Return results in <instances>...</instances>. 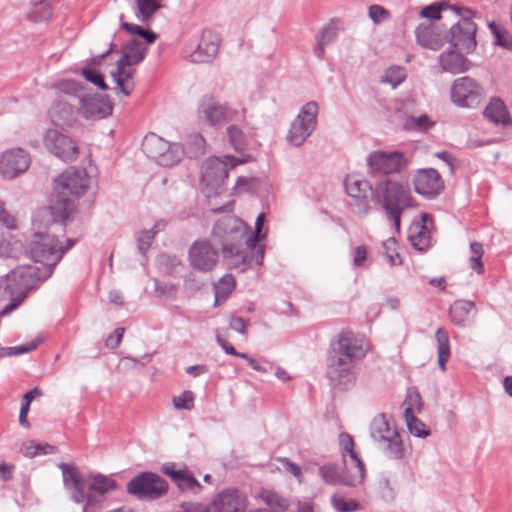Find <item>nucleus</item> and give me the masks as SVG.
I'll list each match as a JSON object with an SVG mask.
<instances>
[{
	"instance_id": "obj_1",
	"label": "nucleus",
	"mask_w": 512,
	"mask_h": 512,
	"mask_svg": "<svg viewBox=\"0 0 512 512\" xmlns=\"http://www.w3.org/2000/svg\"><path fill=\"white\" fill-rule=\"evenodd\" d=\"M367 350L368 343L364 335L352 332H342L338 335L327 357L326 374L333 387L347 389L355 383V362L362 359Z\"/></svg>"
},
{
	"instance_id": "obj_2",
	"label": "nucleus",
	"mask_w": 512,
	"mask_h": 512,
	"mask_svg": "<svg viewBox=\"0 0 512 512\" xmlns=\"http://www.w3.org/2000/svg\"><path fill=\"white\" fill-rule=\"evenodd\" d=\"M121 27L130 34H136L142 38H131L121 49V57L116 62L115 68L111 70L110 76L115 84L114 90L117 96L128 97L132 94L136 81L135 65L141 63L147 52L149 45L157 39V34L146 30L138 25L123 21V15L120 16Z\"/></svg>"
},
{
	"instance_id": "obj_3",
	"label": "nucleus",
	"mask_w": 512,
	"mask_h": 512,
	"mask_svg": "<svg viewBox=\"0 0 512 512\" xmlns=\"http://www.w3.org/2000/svg\"><path fill=\"white\" fill-rule=\"evenodd\" d=\"M64 487L69 491L73 502L82 504V512H95L103 507L106 494L116 489L113 479L95 475L84 478L78 469L69 464L60 463Z\"/></svg>"
},
{
	"instance_id": "obj_4",
	"label": "nucleus",
	"mask_w": 512,
	"mask_h": 512,
	"mask_svg": "<svg viewBox=\"0 0 512 512\" xmlns=\"http://www.w3.org/2000/svg\"><path fill=\"white\" fill-rule=\"evenodd\" d=\"M90 176L85 169L69 167L63 171L54 181L55 190L60 195V199L47 208L39 211L34 219V225L43 218H58L66 220L73 210L72 203L66 198L68 195L80 197L87 192L90 187Z\"/></svg>"
},
{
	"instance_id": "obj_5",
	"label": "nucleus",
	"mask_w": 512,
	"mask_h": 512,
	"mask_svg": "<svg viewBox=\"0 0 512 512\" xmlns=\"http://www.w3.org/2000/svg\"><path fill=\"white\" fill-rule=\"evenodd\" d=\"M376 202L386 212L387 217L394 224L397 232L400 231L401 214L408 208L414 207V199L410 188L395 179H382L375 187Z\"/></svg>"
},
{
	"instance_id": "obj_6",
	"label": "nucleus",
	"mask_w": 512,
	"mask_h": 512,
	"mask_svg": "<svg viewBox=\"0 0 512 512\" xmlns=\"http://www.w3.org/2000/svg\"><path fill=\"white\" fill-rule=\"evenodd\" d=\"M39 279L38 269L31 265L19 266L1 279V297L9 298L10 302L0 311V317L8 316L17 309Z\"/></svg>"
},
{
	"instance_id": "obj_7",
	"label": "nucleus",
	"mask_w": 512,
	"mask_h": 512,
	"mask_svg": "<svg viewBox=\"0 0 512 512\" xmlns=\"http://www.w3.org/2000/svg\"><path fill=\"white\" fill-rule=\"evenodd\" d=\"M370 436L389 458H403V442L392 416L385 413L376 415L370 424Z\"/></svg>"
},
{
	"instance_id": "obj_8",
	"label": "nucleus",
	"mask_w": 512,
	"mask_h": 512,
	"mask_svg": "<svg viewBox=\"0 0 512 512\" xmlns=\"http://www.w3.org/2000/svg\"><path fill=\"white\" fill-rule=\"evenodd\" d=\"M248 160V158H236L230 155H225L223 158H208L202 165L201 174L202 190L206 197L220 194L229 170Z\"/></svg>"
},
{
	"instance_id": "obj_9",
	"label": "nucleus",
	"mask_w": 512,
	"mask_h": 512,
	"mask_svg": "<svg viewBox=\"0 0 512 512\" xmlns=\"http://www.w3.org/2000/svg\"><path fill=\"white\" fill-rule=\"evenodd\" d=\"M451 11L460 17L459 21L450 28L449 43L460 52L471 53L476 48V24L472 21L474 12L469 8L451 6Z\"/></svg>"
},
{
	"instance_id": "obj_10",
	"label": "nucleus",
	"mask_w": 512,
	"mask_h": 512,
	"mask_svg": "<svg viewBox=\"0 0 512 512\" xmlns=\"http://www.w3.org/2000/svg\"><path fill=\"white\" fill-rule=\"evenodd\" d=\"M73 245L74 240L68 239L67 246L63 247L55 236L38 231L30 243L29 254L33 261L53 267Z\"/></svg>"
},
{
	"instance_id": "obj_11",
	"label": "nucleus",
	"mask_w": 512,
	"mask_h": 512,
	"mask_svg": "<svg viewBox=\"0 0 512 512\" xmlns=\"http://www.w3.org/2000/svg\"><path fill=\"white\" fill-rule=\"evenodd\" d=\"M142 150L161 166H172L180 162L185 154L181 144L169 143L153 133L145 136Z\"/></svg>"
},
{
	"instance_id": "obj_12",
	"label": "nucleus",
	"mask_w": 512,
	"mask_h": 512,
	"mask_svg": "<svg viewBox=\"0 0 512 512\" xmlns=\"http://www.w3.org/2000/svg\"><path fill=\"white\" fill-rule=\"evenodd\" d=\"M319 106L317 102H307L290 125L286 139L292 146H301L313 133L317 125Z\"/></svg>"
},
{
	"instance_id": "obj_13",
	"label": "nucleus",
	"mask_w": 512,
	"mask_h": 512,
	"mask_svg": "<svg viewBox=\"0 0 512 512\" xmlns=\"http://www.w3.org/2000/svg\"><path fill=\"white\" fill-rule=\"evenodd\" d=\"M42 142L49 153L62 161L71 162L79 156L77 142L68 134L55 128H49L44 131Z\"/></svg>"
},
{
	"instance_id": "obj_14",
	"label": "nucleus",
	"mask_w": 512,
	"mask_h": 512,
	"mask_svg": "<svg viewBox=\"0 0 512 512\" xmlns=\"http://www.w3.org/2000/svg\"><path fill=\"white\" fill-rule=\"evenodd\" d=\"M167 489V482L159 475L151 472H143L127 484L128 493L139 499H158L166 494Z\"/></svg>"
},
{
	"instance_id": "obj_15",
	"label": "nucleus",
	"mask_w": 512,
	"mask_h": 512,
	"mask_svg": "<svg viewBox=\"0 0 512 512\" xmlns=\"http://www.w3.org/2000/svg\"><path fill=\"white\" fill-rule=\"evenodd\" d=\"M240 112L222 105L213 97L205 96L197 110L199 123L208 126H216L222 122H231L240 118Z\"/></svg>"
},
{
	"instance_id": "obj_16",
	"label": "nucleus",
	"mask_w": 512,
	"mask_h": 512,
	"mask_svg": "<svg viewBox=\"0 0 512 512\" xmlns=\"http://www.w3.org/2000/svg\"><path fill=\"white\" fill-rule=\"evenodd\" d=\"M483 90L480 85L468 76L453 81L450 90L452 102L460 107L473 108L482 101Z\"/></svg>"
},
{
	"instance_id": "obj_17",
	"label": "nucleus",
	"mask_w": 512,
	"mask_h": 512,
	"mask_svg": "<svg viewBox=\"0 0 512 512\" xmlns=\"http://www.w3.org/2000/svg\"><path fill=\"white\" fill-rule=\"evenodd\" d=\"M367 164L371 175H387L402 172L408 161L404 154L397 151H374L368 155Z\"/></svg>"
},
{
	"instance_id": "obj_18",
	"label": "nucleus",
	"mask_w": 512,
	"mask_h": 512,
	"mask_svg": "<svg viewBox=\"0 0 512 512\" xmlns=\"http://www.w3.org/2000/svg\"><path fill=\"white\" fill-rule=\"evenodd\" d=\"M248 230V226L242 220L225 216L214 225L213 236L222 247H224V243L240 245L246 240Z\"/></svg>"
},
{
	"instance_id": "obj_19",
	"label": "nucleus",
	"mask_w": 512,
	"mask_h": 512,
	"mask_svg": "<svg viewBox=\"0 0 512 512\" xmlns=\"http://www.w3.org/2000/svg\"><path fill=\"white\" fill-rule=\"evenodd\" d=\"M191 267L200 272L212 271L219 260V253L207 240L195 241L188 253Z\"/></svg>"
},
{
	"instance_id": "obj_20",
	"label": "nucleus",
	"mask_w": 512,
	"mask_h": 512,
	"mask_svg": "<svg viewBox=\"0 0 512 512\" xmlns=\"http://www.w3.org/2000/svg\"><path fill=\"white\" fill-rule=\"evenodd\" d=\"M30 155L22 148H11L0 155V175L14 179L23 174L30 165Z\"/></svg>"
},
{
	"instance_id": "obj_21",
	"label": "nucleus",
	"mask_w": 512,
	"mask_h": 512,
	"mask_svg": "<svg viewBox=\"0 0 512 512\" xmlns=\"http://www.w3.org/2000/svg\"><path fill=\"white\" fill-rule=\"evenodd\" d=\"M112 110L113 106L106 96L87 94L80 97L78 113L86 120L105 118Z\"/></svg>"
},
{
	"instance_id": "obj_22",
	"label": "nucleus",
	"mask_w": 512,
	"mask_h": 512,
	"mask_svg": "<svg viewBox=\"0 0 512 512\" xmlns=\"http://www.w3.org/2000/svg\"><path fill=\"white\" fill-rule=\"evenodd\" d=\"M414 190L426 198L437 196L443 189V181L437 170L433 168L419 169L413 177Z\"/></svg>"
},
{
	"instance_id": "obj_23",
	"label": "nucleus",
	"mask_w": 512,
	"mask_h": 512,
	"mask_svg": "<svg viewBox=\"0 0 512 512\" xmlns=\"http://www.w3.org/2000/svg\"><path fill=\"white\" fill-rule=\"evenodd\" d=\"M219 45V36L211 30H204L197 47L189 55L190 61L193 63L212 61L218 54Z\"/></svg>"
},
{
	"instance_id": "obj_24",
	"label": "nucleus",
	"mask_w": 512,
	"mask_h": 512,
	"mask_svg": "<svg viewBox=\"0 0 512 512\" xmlns=\"http://www.w3.org/2000/svg\"><path fill=\"white\" fill-rule=\"evenodd\" d=\"M344 183L347 194L357 202L353 205L354 212L358 215H366L370 209L366 198V192L370 188L368 182L355 175H348Z\"/></svg>"
},
{
	"instance_id": "obj_25",
	"label": "nucleus",
	"mask_w": 512,
	"mask_h": 512,
	"mask_svg": "<svg viewBox=\"0 0 512 512\" xmlns=\"http://www.w3.org/2000/svg\"><path fill=\"white\" fill-rule=\"evenodd\" d=\"M431 217L427 213H422L419 221H414L408 230V240L411 245L419 251H425L430 245Z\"/></svg>"
},
{
	"instance_id": "obj_26",
	"label": "nucleus",
	"mask_w": 512,
	"mask_h": 512,
	"mask_svg": "<svg viewBox=\"0 0 512 512\" xmlns=\"http://www.w3.org/2000/svg\"><path fill=\"white\" fill-rule=\"evenodd\" d=\"M246 506V497L235 489L220 492L212 502L213 512H240Z\"/></svg>"
},
{
	"instance_id": "obj_27",
	"label": "nucleus",
	"mask_w": 512,
	"mask_h": 512,
	"mask_svg": "<svg viewBox=\"0 0 512 512\" xmlns=\"http://www.w3.org/2000/svg\"><path fill=\"white\" fill-rule=\"evenodd\" d=\"M439 64L444 72L451 74H460L468 71L469 61L460 53L451 49L443 52L439 56Z\"/></svg>"
},
{
	"instance_id": "obj_28",
	"label": "nucleus",
	"mask_w": 512,
	"mask_h": 512,
	"mask_svg": "<svg viewBox=\"0 0 512 512\" xmlns=\"http://www.w3.org/2000/svg\"><path fill=\"white\" fill-rule=\"evenodd\" d=\"M345 471L342 472L344 476V485L356 486L362 483L364 479V466L357 454H350L343 459Z\"/></svg>"
},
{
	"instance_id": "obj_29",
	"label": "nucleus",
	"mask_w": 512,
	"mask_h": 512,
	"mask_svg": "<svg viewBox=\"0 0 512 512\" xmlns=\"http://www.w3.org/2000/svg\"><path fill=\"white\" fill-rule=\"evenodd\" d=\"M50 118L54 125L65 128L72 127L76 122V115L72 105L57 101L50 110Z\"/></svg>"
},
{
	"instance_id": "obj_30",
	"label": "nucleus",
	"mask_w": 512,
	"mask_h": 512,
	"mask_svg": "<svg viewBox=\"0 0 512 512\" xmlns=\"http://www.w3.org/2000/svg\"><path fill=\"white\" fill-rule=\"evenodd\" d=\"M417 42L428 49L438 50L442 47L444 39L435 32L431 25H419L415 31Z\"/></svg>"
},
{
	"instance_id": "obj_31",
	"label": "nucleus",
	"mask_w": 512,
	"mask_h": 512,
	"mask_svg": "<svg viewBox=\"0 0 512 512\" xmlns=\"http://www.w3.org/2000/svg\"><path fill=\"white\" fill-rule=\"evenodd\" d=\"M163 472L172 478L181 491L198 492L201 489L200 483L185 471L165 467Z\"/></svg>"
},
{
	"instance_id": "obj_32",
	"label": "nucleus",
	"mask_w": 512,
	"mask_h": 512,
	"mask_svg": "<svg viewBox=\"0 0 512 512\" xmlns=\"http://www.w3.org/2000/svg\"><path fill=\"white\" fill-rule=\"evenodd\" d=\"M239 246L240 245L224 243L222 253L224 258L227 260L229 268H241L242 271H245L246 266L249 263L248 254L240 250Z\"/></svg>"
},
{
	"instance_id": "obj_33",
	"label": "nucleus",
	"mask_w": 512,
	"mask_h": 512,
	"mask_svg": "<svg viewBox=\"0 0 512 512\" xmlns=\"http://www.w3.org/2000/svg\"><path fill=\"white\" fill-rule=\"evenodd\" d=\"M484 116L495 124H507L510 120L506 106L500 99H492L484 110Z\"/></svg>"
},
{
	"instance_id": "obj_34",
	"label": "nucleus",
	"mask_w": 512,
	"mask_h": 512,
	"mask_svg": "<svg viewBox=\"0 0 512 512\" xmlns=\"http://www.w3.org/2000/svg\"><path fill=\"white\" fill-rule=\"evenodd\" d=\"M435 339L437 342L438 365L442 371L446 369V362L450 357L449 337L444 328L436 330Z\"/></svg>"
},
{
	"instance_id": "obj_35",
	"label": "nucleus",
	"mask_w": 512,
	"mask_h": 512,
	"mask_svg": "<svg viewBox=\"0 0 512 512\" xmlns=\"http://www.w3.org/2000/svg\"><path fill=\"white\" fill-rule=\"evenodd\" d=\"M52 15L49 0H31L27 18L33 22L47 21Z\"/></svg>"
},
{
	"instance_id": "obj_36",
	"label": "nucleus",
	"mask_w": 512,
	"mask_h": 512,
	"mask_svg": "<svg viewBox=\"0 0 512 512\" xmlns=\"http://www.w3.org/2000/svg\"><path fill=\"white\" fill-rule=\"evenodd\" d=\"M136 15L139 21L145 23L152 19L154 14L162 8L158 0H135Z\"/></svg>"
},
{
	"instance_id": "obj_37",
	"label": "nucleus",
	"mask_w": 512,
	"mask_h": 512,
	"mask_svg": "<svg viewBox=\"0 0 512 512\" xmlns=\"http://www.w3.org/2000/svg\"><path fill=\"white\" fill-rule=\"evenodd\" d=\"M405 421L410 434L415 437L425 438L430 435V429L421 420L411 413V408H405Z\"/></svg>"
},
{
	"instance_id": "obj_38",
	"label": "nucleus",
	"mask_w": 512,
	"mask_h": 512,
	"mask_svg": "<svg viewBox=\"0 0 512 512\" xmlns=\"http://www.w3.org/2000/svg\"><path fill=\"white\" fill-rule=\"evenodd\" d=\"M319 476L324 481V483L329 485L343 484L344 485V476L342 471L336 464L327 463L319 467L318 470Z\"/></svg>"
},
{
	"instance_id": "obj_39",
	"label": "nucleus",
	"mask_w": 512,
	"mask_h": 512,
	"mask_svg": "<svg viewBox=\"0 0 512 512\" xmlns=\"http://www.w3.org/2000/svg\"><path fill=\"white\" fill-rule=\"evenodd\" d=\"M259 497L271 508L272 512H285L289 506L287 499L270 490H262Z\"/></svg>"
},
{
	"instance_id": "obj_40",
	"label": "nucleus",
	"mask_w": 512,
	"mask_h": 512,
	"mask_svg": "<svg viewBox=\"0 0 512 512\" xmlns=\"http://www.w3.org/2000/svg\"><path fill=\"white\" fill-rule=\"evenodd\" d=\"M474 308V303L470 301H456L450 308V317L453 323L462 325L468 314Z\"/></svg>"
},
{
	"instance_id": "obj_41",
	"label": "nucleus",
	"mask_w": 512,
	"mask_h": 512,
	"mask_svg": "<svg viewBox=\"0 0 512 512\" xmlns=\"http://www.w3.org/2000/svg\"><path fill=\"white\" fill-rule=\"evenodd\" d=\"M470 252L471 255L469 257L470 267L477 274H482L484 270L482 257L484 254L483 246L479 242H471L470 243Z\"/></svg>"
},
{
	"instance_id": "obj_42",
	"label": "nucleus",
	"mask_w": 512,
	"mask_h": 512,
	"mask_svg": "<svg viewBox=\"0 0 512 512\" xmlns=\"http://www.w3.org/2000/svg\"><path fill=\"white\" fill-rule=\"evenodd\" d=\"M54 451V447L49 444H37L33 441H28L22 444L21 453L29 458L41 455V454H49Z\"/></svg>"
},
{
	"instance_id": "obj_43",
	"label": "nucleus",
	"mask_w": 512,
	"mask_h": 512,
	"mask_svg": "<svg viewBox=\"0 0 512 512\" xmlns=\"http://www.w3.org/2000/svg\"><path fill=\"white\" fill-rule=\"evenodd\" d=\"M227 135L229 142L235 151L241 152L245 149L246 137L238 126L229 125L227 127Z\"/></svg>"
},
{
	"instance_id": "obj_44",
	"label": "nucleus",
	"mask_w": 512,
	"mask_h": 512,
	"mask_svg": "<svg viewBox=\"0 0 512 512\" xmlns=\"http://www.w3.org/2000/svg\"><path fill=\"white\" fill-rule=\"evenodd\" d=\"M235 288V280L232 275H224L214 286L216 302L225 299Z\"/></svg>"
},
{
	"instance_id": "obj_45",
	"label": "nucleus",
	"mask_w": 512,
	"mask_h": 512,
	"mask_svg": "<svg viewBox=\"0 0 512 512\" xmlns=\"http://www.w3.org/2000/svg\"><path fill=\"white\" fill-rule=\"evenodd\" d=\"M451 6L447 1L435 2L424 7L420 12V16L431 20H438L441 18V12L448 9L451 10Z\"/></svg>"
},
{
	"instance_id": "obj_46",
	"label": "nucleus",
	"mask_w": 512,
	"mask_h": 512,
	"mask_svg": "<svg viewBox=\"0 0 512 512\" xmlns=\"http://www.w3.org/2000/svg\"><path fill=\"white\" fill-rule=\"evenodd\" d=\"M406 78L405 70L399 66H394L388 68L383 76H382V82L389 83L392 85L393 88H395L397 85L402 83L404 79Z\"/></svg>"
},
{
	"instance_id": "obj_47",
	"label": "nucleus",
	"mask_w": 512,
	"mask_h": 512,
	"mask_svg": "<svg viewBox=\"0 0 512 512\" xmlns=\"http://www.w3.org/2000/svg\"><path fill=\"white\" fill-rule=\"evenodd\" d=\"M383 249L385 251L386 258L390 265H399L401 264L400 256L397 252V242L395 238H389L383 242Z\"/></svg>"
},
{
	"instance_id": "obj_48",
	"label": "nucleus",
	"mask_w": 512,
	"mask_h": 512,
	"mask_svg": "<svg viewBox=\"0 0 512 512\" xmlns=\"http://www.w3.org/2000/svg\"><path fill=\"white\" fill-rule=\"evenodd\" d=\"M205 139L202 135L195 133L189 136L187 140L188 153L191 156H198L204 152Z\"/></svg>"
},
{
	"instance_id": "obj_49",
	"label": "nucleus",
	"mask_w": 512,
	"mask_h": 512,
	"mask_svg": "<svg viewBox=\"0 0 512 512\" xmlns=\"http://www.w3.org/2000/svg\"><path fill=\"white\" fill-rule=\"evenodd\" d=\"M264 223V214L260 213L255 221V231L254 233L247 234V238L245 240V245L247 249H253L255 245L261 240L263 236H261V229Z\"/></svg>"
},
{
	"instance_id": "obj_50",
	"label": "nucleus",
	"mask_w": 512,
	"mask_h": 512,
	"mask_svg": "<svg viewBox=\"0 0 512 512\" xmlns=\"http://www.w3.org/2000/svg\"><path fill=\"white\" fill-rule=\"evenodd\" d=\"M173 406L176 409L191 410L194 405V395L191 391L186 390L172 399Z\"/></svg>"
},
{
	"instance_id": "obj_51",
	"label": "nucleus",
	"mask_w": 512,
	"mask_h": 512,
	"mask_svg": "<svg viewBox=\"0 0 512 512\" xmlns=\"http://www.w3.org/2000/svg\"><path fill=\"white\" fill-rule=\"evenodd\" d=\"M38 346V342L32 341L29 344L16 346V347H4L0 349V357H7L13 355H20L28 353Z\"/></svg>"
},
{
	"instance_id": "obj_52",
	"label": "nucleus",
	"mask_w": 512,
	"mask_h": 512,
	"mask_svg": "<svg viewBox=\"0 0 512 512\" xmlns=\"http://www.w3.org/2000/svg\"><path fill=\"white\" fill-rule=\"evenodd\" d=\"M82 75L84 76V78L91 82L92 84L96 85L97 87H99L100 89L102 90H107L108 89V86L106 85L104 79H103V76L102 74L97 71L96 69L94 68H83L82 70Z\"/></svg>"
},
{
	"instance_id": "obj_53",
	"label": "nucleus",
	"mask_w": 512,
	"mask_h": 512,
	"mask_svg": "<svg viewBox=\"0 0 512 512\" xmlns=\"http://www.w3.org/2000/svg\"><path fill=\"white\" fill-rule=\"evenodd\" d=\"M331 503L337 512H351L358 509V504L356 502H347L344 498L337 495H333L331 497Z\"/></svg>"
},
{
	"instance_id": "obj_54",
	"label": "nucleus",
	"mask_w": 512,
	"mask_h": 512,
	"mask_svg": "<svg viewBox=\"0 0 512 512\" xmlns=\"http://www.w3.org/2000/svg\"><path fill=\"white\" fill-rule=\"evenodd\" d=\"M0 224L10 230L18 227L16 217L6 209L2 201H0Z\"/></svg>"
},
{
	"instance_id": "obj_55",
	"label": "nucleus",
	"mask_w": 512,
	"mask_h": 512,
	"mask_svg": "<svg viewBox=\"0 0 512 512\" xmlns=\"http://www.w3.org/2000/svg\"><path fill=\"white\" fill-rule=\"evenodd\" d=\"M55 88L65 94H76L80 91L81 86L74 80H62L55 84Z\"/></svg>"
},
{
	"instance_id": "obj_56",
	"label": "nucleus",
	"mask_w": 512,
	"mask_h": 512,
	"mask_svg": "<svg viewBox=\"0 0 512 512\" xmlns=\"http://www.w3.org/2000/svg\"><path fill=\"white\" fill-rule=\"evenodd\" d=\"M405 403L407 404L406 408H411V413L414 409L420 411L422 408L421 396L416 390H408Z\"/></svg>"
},
{
	"instance_id": "obj_57",
	"label": "nucleus",
	"mask_w": 512,
	"mask_h": 512,
	"mask_svg": "<svg viewBox=\"0 0 512 512\" xmlns=\"http://www.w3.org/2000/svg\"><path fill=\"white\" fill-rule=\"evenodd\" d=\"M340 445H341V454L342 459L348 457L350 454H356L353 450L354 442L352 437L349 434L342 433L340 434Z\"/></svg>"
},
{
	"instance_id": "obj_58",
	"label": "nucleus",
	"mask_w": 512,
	"mask_h": 512,
	"mask_svg": "<svg viewBox=\"0 0 512 512\" xmlns=\"http://www.w3.org/2000/svg\"><path fill=\"white\" fill-rule=\"evenodd\" d=\"M369 17L375 24L382 23L388 18V11L379 5L369 7Z\"/></svg>"
},
{
	"instance_id": "obj_59",
	"label": "nucleus",
	"mask_w": 512,
	"mask_h": 512,
	"mask_svg": "<svg viewBox=\"0 0 512 512\" xmlns=\"http://www.w3.org/2000/svg\"><path fill=\"white\" fill-rule=\"evenodd\" d=\"M154 237L155 232H152L151 230H144L140 233L138 237V248L142 253L150 247Z\"/></svg>"
},
{
	"instance_id": "obj_60",
	"label": "nucleus",
	"mask_w": 512,
	"mask_h": 512,
	"mask_svg": "<svg viewBox=\"0 0 512 512\" xmlns=\"http://www.w3.org/2000/svg\"><path fill=\"white\" fill-rule=\"evenodd\" d=\"M405 126L407 128L426 129L430 126V121L427 116L410 117L407 119Z\"/></svg>"
},
{
	"instance_id": "obj_61",
	"label": "nucleus",
	"mask_w": 512,
	"mask_h": 512,
	"mask_svg": "<svg viewBox=\"0 0 512 512\" xmlns=\"http://www.w3.org/2000/svg\"><path fill=\"white\" fill-rule=\"evenodd\" d=\"M229 327L242 335H246L248 322L241 317L232 316L229 319Z\"/></svg>"
},
{
	"instance_id": "obj_62",
	"label": "nucleus",
	"mask_w": 512,
	"mask_h": 512,
	"mask_svg": "<svg viewBox=\"0 0 512 512\" xmlns=\"http://www.w3.org/2000/svg\"><path fill=\"white\" fill-rule=\"evenodd\" d=\"M138 365H140V363L137 359L131 357H122L116 369L120 373H126L131 369H135Z\"/></svg>"
},
{
	"instance_id": "obj_63",
	"label": "nucleus",
	"mask_w": 512,
	"mask_h": 512,
	"mask_svg": "<svg viewBox=\"0 0 512 512\" xmlns=\"http://www.w3.org/2000/svg\"><path fill=\"white\" fill-rule=\"evenodd\" d=\"M124 328H117L105 340V346L109 349H115L122 340Z\"/></svg>"
},
{
	"instance_id": "obj_64",
	"label": "nucleus",
	"mask_w": 512,
	"mask_h": 512,
	"mask_svg": "<svg viewBox=\"0 0 512 512\" xmlns=\"http://www.w3.org/2000/svg\"><path fill=\"white\" fill-rule=\"evenodd\" d=\"M336 37V29L333 26L324 27L317 35V40L321 41L322 44H329Z\"/></svg>"
}]
</instances>
